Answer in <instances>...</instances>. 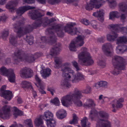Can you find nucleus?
<instances>
[{
    "label": "nucleus",
    "mask_w": 127,
    "mask_h": 127,
    "mask_svg": "<svg viewBox=\"0 0 127 127\" xmlns=\"http://www.w3.org/2000/svg\"><path fill=\"white\" fill-rule=\"evenodd\" d=\"M10 107L5 105L3 106L0 110V117L3 119L8 118L10 115Z\"/></svg>",
    "instance_id": "nucleus-16"
},
{
    "label": "nucleus",
    "mask_w": 127,
    "mask_h": 127,
    "mask_svg": "<svg viewBox=\"0 0 127 127\" xmlns=\"http://www.w3.org/2000/svg\"><path fill=\"white\" fill-rule=\"evenodd\" d=\"M114 69L111 73L115 75L119 74L122 70H124L126 64V61L123 57L117 55L113 57L112 61Z\"/></svg>",
    "instance_id": "nucleus-3"
},
{
    "label": "nucleus",
    "mask_w": 127,
    "mask_h": 127,
    "mask_svg": "<svg viewBox=\"0 0 127 127\" xmlns=\"http://www.w3.org/2000/svg\"><path fill=\"white\" fill-rule=\"evenodd\" d=\"M66 115V111L63 109L59 110L56 113V116L57 118L61 119H62L65 118Z\"/></svg>",
    "instance_id": "nucleus-32"
},
{
    "label": "nucleus",
    "mask_w": 127,
    "mask_h": 127,
    "mask_svg": "<svg viewBox=\"0 0 127 127\" xmlns=\"http://www.w3.org/2000/svg\"><path fill=\"white\" fill-rule=\"evenodd\" d=\"M0 127H5L4 126L1 125L0 126ZM9 127H23L21 124H19L18 125L16 122H14V124L10 126Z\"/></svg>",
    "instance_id": "nucleus-57"
},
{
    "label": "nucleus",
    "mask_w": 127,
    "mask_h": 127,
    "mask_svg": "<svg viewBox=\"0 0 127 127\" xmlns=\"http://www.w3.org/2000/svg\"><path fill=\"white\" fill-rule=\"evenodd\" d=\"M50 23L49 20L47 19L43 20H39L36 21L31 25H27L22 28L23 22L22 21H19L13 25L14 31L17 34V36L20 37L23 35L32 31L34 29L40 27L42 25L45 27Z\"/></svg>",
    "instance_id": "nucleus-1"
},
{
    "label": "nucleus",
    "mask_w": 127,
    "mask_h": 127,
    "mask_svg": "<svg viewBox=\"0 0 127 127\" xmlns=\"http://www.w3.org/2000/svg\"><path fill=\"white\" fill-rule=\"evenodd\" d=\"M61 50V45L59 44H56L50 50L49 54L52 56L58 55Z\"/></svg>",
    "instance_id": "nucleus-20"
},
{
    "label": "nucleus",
    "mask_w": 127,
    "mask_h": 127,
    "mask_svg": "<svg viewBox=\"0 0 127 127\" xmlns=\"http://www.w3.org/2000/svg\"><path fill=\"white\" fill-rule=\"evenodd\" d=\"M119 6L121 11L126 13L122 14L120 16L121 20H124L127 17V5L125 3L122 2L119 3Z\"/></svg>",
    "instance_id": "nucleus-17"
},
{
    "label": "nucleus",
    "mask_w": 127,
    "mask_h": 127,
    "mask_svg": "<svg viewBox=\"0 0 127 127\" xmlns=\"http://www.w3.org/2000/svg\"><path fill=\"white\" fill-rule=\"evenodd\" d=\"M95 9L99 8L101 6L97 0H90V2Z\"/></svg>",
    "instance_id": "nucleus-39"
},
{
    "label": "nucleus",
    "mask_w": 127,
    "mask_h": 127,
    "mask_svg": "<svg viewBox=\"0 0 127 127\" xmlns=\"http://www.w3.org/2000/svg\"><path fill=\"white\" fill-rule=\"evenodd\" d=\"M105 37L104 36H102L98 38L97 39V41L98 42L102 43L104 42V40Z\"/></svg>",
    "instance_id": "nucleus-63"
},
{
    "label": "nucleus",
    "mask_w": 127,
    "mask_h": 127,
    "mask_svg": "<svg viewBox=\"0 0 127 127\" xmlns=\"http://www.w3.org/2000/svg\"><path fill=\"white\" fill-rule=\"evenodd\" d=\"M104 13L103 10L101 9L93 13V15L94 16L97 17L98 20L102 22L104 20L103 16Z\"/></svg>",
    "instance_id": "nucleus-24"
},
{
    "label": "nucleus",
    "mask_w": 127,
    "mask_h": 127,
    "mask_svg": "<svg viewBox=\"0 0 127 127\" xmlns=\"http://www.w3.org/2000/svg\"><path fill=\"white\" fill-rule=\"evenodd\" d=\"M0 74L7 77L10 82L14 83L15 82V76L13 69H8L4 66H2L0 68Z\"/></svg>",
    "instance_id": "nucleus-10"
},
{
    "label": "nucleus",
    "mask_w": 127,
    "mask_h": 127,
    "mask_svg": "<svg viewBox=\"0 0 127 127\" xmlns=\"http://www.w3.org/2000/svg\"><path fill=\"white\" fill-rule=\"evenodd\" d=\"M9 34L8 31V30H5L2 33V36L4 40L6 39Z\"/></svg>",
    "instance_id": "nucleus-51"
},
{
    "label": "nucleus",
    "mask_w": 127,
    "mask_h": 127,
    "mask_svg": "<svg viewBox=\"0 0 127 127\" xmlns=\"http://www.w3.org/2000/svg\"><path fill=\"white\" fill-rule=\"evenodd\" d=\"M80 22L81 23L86 25H88L90 24V22L89 20L86 19H84L81 20Z\"/></svg>",
    "instance_id": "nucleus-54"
},
{
    "label": "nucleus",
    "mask_w": 127,
    "mask_h": 127,
    "mask_svg": "<svg viewBox=\"0 0 127 127\" xmlns=\"http://www.w3.org/2000/svg\"><path fill=\"white\" fill-rule=\"evenodd\" d=\"M60 1V0H48V1L49 3L53 4L59 2Z\"/></svg>",
    "instance_id": "nucleus-62"
},
{
    "label": "nucleus",
    "mask_w": 127,
    "mask_h": 127,
    "mask_svg": "<svg viewBox=\"0 0 127 127\" xmlns=\"http://www.w3.org/2000/svg\"><path fill=\"white\" fill-rule=\"evenodd\" d=\"M91 91V88L90 86H88L86 89L83 91L82 92L85 94H88L90 93Z\"/></svg>",
    "instance_id": "nucleus-58"
},
{
    "label": "nucleus",
    "mask_w": 127,
    "mask_h": 127,
    "mask_svg": "<svg viewBox=\"0 0 127 127\" xmlns=\"http://www.w3.org/2000/svg\"><path fill=\"white\" fill-rule=\"evenodd\" d=\"M120 24H111L109 25V28L117 32H121L123 34H127V25L125 27H122Z\"/></svg>",
    "instance_id": "nucleus-13"
},
{
    "label": "nucleus",
    "mask_w": 127,
    "mask_h": 127,
    "mask_svg": "<svg viewBox=\"0 0 127 127\" xmlns=\"http://www.w3.org/2000/svg\"><path fill=\"white\" fill-rule=\"evenodd\" d=\"M1 49H0V61H1L2 62H5L6 64H9L11 62L10 59L8 58L6 60H5V55L4 54L1 53L0 52Z\"/></svg>",
    "instance_id": "nucleus-38"
},
{
    "label": "nucleus",
    "mask_w": 127,
    "mask_h": 127,
    "mask_svg": "<svg viewBox=\"0 0 127 127\" xmlns=\"http://www.w3.org/2000/svg\"><path fill=\"white\" fill-rule=\"evenodd\" d=\"M100 116L102 118L108 119L109 118L108 114L105 112L101 111L98 113Z\"/></svg>",
    "instance_id": "nucleus-47"
},
{
    "label": "nucleus",
    "mask_w": 127,
    "mask_h": 127,
    "mask_svg": "<svg viewBox=\"0 0 127 127\" xmlns=\"http://www.w3.org/2000/svg\"><path fill=\"white\" fill-rule=\"evenodd\" d=\"M35 79L37 82L38 83L39 86L42 85V82L41 81V80L38 77L37 75L35 76Z\"/></svg>",
    "instance_id": "nucleus-60"
},
{
    "label": "nucleus",
    "mask_w": 127,
    "mask_h": 127,
    "mask_svg": "<svg viewBox=\"0 0 127 127\" xmlns=\"http://www.w3.org/2000/svg\"><path fill=\"white\" fill-rule=\"evenodd\" d=\"M17 37L13 35H11L9 39V42L12 45L16 46L17 45Z\"/></svg>",
    "instance_id": "nucleus-40"
},
{
    "label": "nucleus",
    "mask_w": 127,
    "mask_h": 127,
    "mask_svg": "<svg viewBox=\"0 0 127 127\" xmlns=\"http://www.w3.org/2000/svg\"><path fill=\"white\" fill-rule=\"evenodd\" d=\"M106 97L102 95H101L99 97V102H100L101 103H104V100Z\"/></svg>",
    "instance_id": "nucleus-59"
},
{
    "label": "nucleus",
    "mask_w": 127,
    "mask_h": 127,
    "mask_svg": "<svg viewBox=\"0 0 127 127\" xmlns=\"http://www.w3.org/2000/svg\"><path fill=\"white\" fill-rule=\"evenodd\" d=\"M54 61L55 63V66L56 67L58 68L61 65L62 63V60L61 58L57 57L55 59Z\"/></svg>",
    "instance_id": "nucleus-42"
},
{
    "label": "nucleus",
    "mask_w": 127,
    "mask_h": 127,
    "mask_svg": "<svg viewBox=\"0 0 127 127\" xmlns=\"http://www.w3.org/2000/svg\"><path fill=\"white\" fill-rule=\"evenodd\" d=\"M42 117L46 121L48 127H55L56 125V122L54 118L52 113L49 111L44 112Z\"/></svg>",
    "instance_id": "nucleus-9"
},
{
    "label": "nucleus",
    "mask_w": 127,
    "mask_h": 127,
    "mask_svg": "<svg viewBox=\"0 0 127 127\" xmlns=\"http://www.w3.org/2000/svg\"><path fill=\"white\" fill-rule=\"evenodd\" d=\"M62 26L61 24H58L55 26H53L51 28L47 29L46 31V33H48L50 36L48 40H46L45 37H42L40 40L38 41H37V43L41 47L43 48L47 43L49 44H52L56 42L57 38L54 33L52 32L54 30H55L58 36L60 37H63L64 35V33L63 32Z\"/></svg>",
    "instance_id": "nucleus-2"
},
{
    "label": "nucleus",
    "mask_w": 127,
    "mask_h": 127,
    "mask_svg": "<svg viewBox=\"0 0 127 127\" xmlns=\"http://www.w3.org/2000/svg\"><path fill=\"white\" fill-rule=\"evenodd\" d=\"M116 51L117 53L122 54L125 52H127V46L126 45H119L116 47Z\"/></svg>",
    "instance_id": "nucleus-26"
},
{
    "label": "nucleus",
    "mask_w": 127,
    "mask_h": 127,
    "mask_svg": "<svg viewBox=\"0 0 127 127\" xmlns=\"http://www.w3.org/2000/svg\"><path fill=\"white\" fill-rule=\"evenodd\" d=\"M50 102L57 106H59L60 104L59 100L57 98H55L54 99L51 100Z\"/></svg>",
    "instance_id": "nucleus-53"
},
{
    "label": "nucleus",
    "mask_w": 127,
    "mask_h": 127,
    "mask_svg": "<svg viewBox=\"0 0 127 127\" xmlns=\"http://www.w3.org/2000/svg\"><path fill=\"white\" fill-rule=\"evenodd\" d=\"M118 36V34L114 32H112L107 35V40L109 41H114Z\"/></svg>",
    "instance_id": "nucleus-31"
},
{
    "label": "nucleus",
    "mask_w": 127,
    "mask_h": 127,
    "mask_svg": "<svg viewBox=\"0 0 127 127\" xmlns=\"http://www.w3.org/2000/svg\"><path fill=\"white\" fill-rule=\"evenodd\" d=\"M51 71L50 69L46 68L42 70L41 71L40 73L42 77L43 78L45 79L51 75Z\"/></svg>",
    "instance_id": "nucleus-30"
},
{
    "label": "nucleus",
    "mask_w": 127,
    "mask_h": 127,
    "mask_svg": "<svg viewBox=\"0 0 127 127\" xmlns=\"http://www.w3.org/2000/svg\"><path fill=\"white\" fill-rule=\"evenodd\" d=\"M78 118L77 117L75 114H73V119L72 120L70 121L69 123L70 124L74 125L78 123Z\"/></svg>",
    "instance_id": "nucleus-45"
},
{
    "label": "nucleus",
    "mask_w": 127,
    "mask_h": 127,
    "mask_svg": "<svg viewBox=\"0 0 127 127\" xmlns=\"http://www.w3.org/2000/svg\"><path fill=\"white\" fill-rule=\"evenodd\" d=\"M116 44L119 45L122 43L127 44V36H123L118 37L117 39Z\"/></svg>",
    "instance_id": "nucleus-33"
},
{
    "label": "nucleus",
    "mask_w": 127,
    "mask_h": 127,
    "mask_svg": "<svg viewBox=\"0 0 127 127\" xmlns=\"http://www.w3.org/2000/svg\"><path fill=\"white\" fill-rule=\"evenodd\" d=\"M70 64L69 63L66 62L64 64L61 65V71H62L63 75L64 78V79H62L61 81L60 85L61 87L62 88H64L65 87L69 88L71 86L70 83L69 81H71L67 79V78L64 76V74H67L68 73V71L67 70V66H70Z\"/></svg>",
    "instance_id": "nucleus-8"
},
{
    "label": "nucleus",
    "mask_w": 127,
    "mask_h": 127,
    "mask_svg": "<svg viewBox=\"0 0 127 127\" xmlns=\"http://www.w3.org/2000/svg\"><path fill=\"white\" fill-rule=\"evenodd\" d=\"M124 101V99L122 97H121L118 99H116L113 100L111 102V104L113 109L112 110V111L115 112L116 111L115 108H121L122 107L123 105L122 103Z\"/></svg>",
    "instance_id": "nucleus-15"
},
{
    "label": "nucleus",
    "mask_w": 127,
    "mask_h": 127,
    "mask_svg": "<svg viewBox=\"0 0 127 127\" xmlns=\"http://www.w3.org/2000/svg\"><path fill=\"white\" fill-rule=\"evenodd\" d=\"M24 123L26 127H33L31 119L26 120L24 121Z\"/></svg>",
    "instance_id": "nucleus-46"
},
{
    "label": "nucleus",
    "mask_w": 127,
    "mask_h": 127,
    "mask_svg": "<svg viewBox=\"0 0 127 127\" xmlns=\"http://www.w3.org/2000/svg\"><path fill=\"white\" fill-rule=\"evenodd\" d=\"M109 3V6L111 8H113L116 6L117 3L116 2V0H107Z\"/></svg>",
    "instance_id": "nucleus-49"
},
{
    "label": "nucleus",
    "mask_w": 127,
    "mask_h": 127,
    "mask_svg": "<svg viewBox=\"0 0 127 127\" xmlns=\"http://www.w3.org/2000/svg\"><path fill=\"white\" fill-rule=\"evenodd\" d=\"M19 0H11L6 6V8L8 9H12L13 10L15 7L18 5Z\"/></svg>",
    "instance_id": "nucleus-25"
},
{
    "label": "nucleus",
    "mask_w": 127,
    "mask_h": 127,
    "mask_svg": "<svg viewBox=\"0 0 127 127\" xmlns=\"http://www.w3.org/2000/svg\"><path fill=\"white\" fill-rule=\"evenodd\" d=\"M13 110V115L16 118L18 116H21L22 114V112L20 110L16 107H14L12 108Z\"/></svg>",
    "instance_id": "nucleus-35"
},
{
    "label": "nucleus",
    "mask_w": 127,
    "mask_h": 127,
    "mask_svg": "<svg viewBox=\"0 0 127 127\" xmlns=\"http://www.w3.org/2000/svg\"><path fill=\"white\" fill-rule=\"evenodd\" d=\"M81 52L78 55V57L80 61L81 64L86 66L93 64L94 61L90 54L87 52V49L83 47L81 49Z\"/></svg>",
    "instance_id": "nucleus-6"
},
{
    "label": "nucleus",
    "mask_w": 127,
    "mask_h": 127,
    "mask_svg": "<svg viewBox=\"0 0 127 127\" xmlns=\"http://www.w3.org/2000/svg\"><path fill=\"white\" fill-rule=\"evenodd\" d=\"M120 13L117 11H113L110 12L109 15V19L114 20L115 18H119L120 17Z\"/></svg>",
    "instance_id": "nucleus-34"
},
{
    "label": "nucleus",
    "mask_w": 127,
    "mask_h": 127,
    "mask_svg": "<svg viewBox=\"0 0 127 127\" xmlns=\"http://www.w3.org/2000/svg\"><path fill=\"white\" fill-rule=\"evenodd\" d=\"M75 23L70 22L67 23L64 27V29L65 32L72 35L78 34L79 32L76 28H73V26L75 25Z\"/></svg>",
    "instance_id": "nucleus-12"
},
{
    "label": "nucleus",
    "mask_w": 127,
    "mask_h": 127,
    "mask_svg": "<svg viewBox=\"0 0 127 127\" xmlns=\"http://www.w3.org/2000/svg\"><path fill=\"white\" fill-rule=\"evenodd\" d=\"M110 122L107 120L99 119L97 121L96 127H111Z\"/></svg>",
    "instance_id": "nucleus-18"
},
{
    "label": "nucleus",
    "mask_w": 127,
    "mask_h": 127,
    "mask_svg": "<svg viewBox=\"0 0 127 127\" xmlns=\"http://www.w3.org/2000/svg\"><path fill=\"white\" fill-rule=\"evenodd\" d=\"M72 63L73 66L76 68L77 71H78L80 70L77 63L75 61L72 62Z\"/></svg>",
    "instance_id": "nucleus-55"
},
{
    "label": "nucleus",
    "mask_w": 127,
    "mask_h": 127,
    "mask_svg": "<svg viewBox=\"0 0 127 127\" xmlns=\"http://www.w3.org/2000/svg\"><path fill=\"white\" fill-rule=\"evenodd\" d=\"M21 87L24 90L32 89L31 83L30 82L27 81H23L20 84Z\"/></svg>",
    "instance_id": "nucleus-29"
},
{
    "label": "nucleus",
    "mask_w": 127,
    "mask_h": 127,
    "mask_svg": "<svg viewBox=\"0 0 127 127\" xmlns=\"http://www.w3.org/2000/svg\"><path fill=\"white\" fill-rule=\"evenodd\" d=\"M98 23L95 21H93L91 22V25L93 28L96 29L98 27Z\"/></svg>",
    "instance_id": "nucleus-56"
},
{
    "label": "nucleus",
    "mask_w": 127,
    "mask_h": 127,
    "mask_svg": "<svg viewBox=\"0 0 127 127\" xmlns=\"http://www.w3.org/2000/svg\"><path fill=\"white\" fill-rule=\"evenodd\" d=\"M97 114V111L95 109H92L89 114V118L92 120H94V118L96 116Z\"/></svg>",
    "instance_id": "nucleus-36"
},
{
    "label": "nucleus",
    "mask_w": 127,
    "mask_h": 127,
    "mask_svg": "<svg viewBox=\"0 0 127 127\" xmlns=\"http://www.w3.org/2000/svg\"><path fill=\"white\" fill-rule=\"evenodd\" d=\"M83 96L81 93L77 89H75L74 91L62 97L61 99L62 105L68 107L72 104L75 98H81Z\"/></svg>",
    "instance_id": "nucleus-4"
},
{
    "label": "nucleus",
    "mask_w": 127,
    "mask_h": 127,
    "mask_svg": "<svg viewBox=\"0 0 127 127\" xmlns=\"http://www.w3.org/2000/svg\"><path fill=\"white\" fill-rule=\"evenodd\" d=\"M35 7L26 5L19 7L16 11L17 14L19 15H21L25 12L32 9L35 8Z\"/></svg>",
    "instance_id": "nucleus-21"
},
{
    "label": "nucleus",
    "mask_w": 127,
    "mask_h": 127,
    "mask_svg": "<svg viewBox=\"0 0 127 127\" xmlns=\"http://www.w3.org/2000/svg\"><path fill=\"white\" fill-rule=\"evenodd\" d=\"M14 56L12 58L13 62L14 64H18L20 61L31 63L35 60L33 55L28 56L25 54L24 52L22 50H18L14 53Z\"/></svg>",
    "instance_id": "nucleus-5"
},
{
    "label": "nucleus",
    "mask_w": 127,
    "mask_h": 127,
    "mask_svg": "<svg viewBox=\"0 0 127 127\" xmlns=\"http://www.w3.org/2000/svg\"><path fill=\"white\" fill-rule=\"evenodd\" d=\"M95 106V104L94 101L91 99H87L83 105L84 108L87 109L92 108L94 107Z\"/></svg>",
    "instance_id": "nucleus-23"
},
{
    "label": "nucleus",
    "mask_w": 127,
    "mask_h": 127,
    "mask_svg": "<svg viewBox=\"0 0 127 127\" xmlns=\"http://www.w3.org/2000/svg\"><path fill=\"white\" fill-rule=\"evenodd\" d=\"M28 15L33 20L35 19L42 16L39 12L37 10H35L29 11Z\"/></svg>",
    "instance_id": "nucleus-22"
},
{
    "label": "nucleus",
    "mask_w": 127,
    "mask_h": 127,
    "mask_svg": "<svg viewBox=\"0 0 127 127\" xmlns=\"http://www.w3.org/2000/svg\"><path fill=\"white\" fill-rule=\"evenodd\" d=\"M80 99L75 98L73 102L75 105L78 107H81L83 105L82 102L80 100Z\"/></svg>",
    "instance_id": "nucleus-44"
},
{
    "label": "nucleus",
    "mask_w": 127,
    "mask_h": 127,
    "mask_svg": "<svg viewBox=\"0 0 127 127\" xmlns=\"http://www.w3.org/2000/svg\"><path fill=\"white\" fill-rule=\"evenodd\" d=\"M81 124L82 127H90L91 124L88 121V119L86 117L81 120Z\"/></svg>",
    "instance_id": "nucleus-37"
},
{
    "label": "nucleus",
    "mask_w": 127,
    "mask_h": 127,
    "mask_svg": "<svg viewBox=\"0 0 127 127\" xmlns=\"http://www.w3.org/2000/svg\"><path fill=\"white\" fill-rule=\"evenodd\" d=\"M0 96L5 99L10 100L13 97L12 93L9 91H5L4 93L0 94Z\"/></svg>",
    "instance_id": "nucleus-27"
},
{
    "label": "nucleus",
    "mask_w": 127,
    "mask_h": 127,
    "mask_svg": "<svg viewBox=\"0 0 127 127\" xmlns=\"http://www.w3.org/2000/svg\"><path fill=\"white\" fill-rule=\"evenodd\" d=\"M84 37L83 36L79 35L75 39L72 41L70 44L69 48L70 50L75 51L76 47L82 46L84 43Z\"/></svg>",
    "instance_id": "nucleus-11"
},
{
    "label": "nucleus",
    "mask_w": 127,
    "mask_h": 127,
    "mask_svg": "<svg viewBox=\"0 0 127 127\" xmlns=\"http://www.w3.org/2000/svg\"><path fill=\"white\" fill-rule=\"evenodd\" d=\"M98 64L101 68H104L106 65V64L105 62L102 60H99L97 62Z\"/></svg>",
    "instance_id": "nucleus-50"
},
{
    "label": "nucleus",
    "mask_w": 127,
    "mask_h": 127,
    "mask_svg": "<svg viewBox=\"0 0 127 127\" xmlns=\"http://www.w3.org/2000/svg\"><path fill=\"white\" fill-rule=\"evenodd\" d=\"M111 44L110 43H106L104 44L102 47V50L105 54L108 56L111 57L112 53L110 51V49H112Z\"/></svg>",
    "instance_id": "nucleus-19"
},
{
    "label": "nucleus",
    "mask_w": 127,
    "mask_h": 127,
    "mask_svg": "<svg viewBox=\"0 0 127 127\" xmlns=\"http://www.w3.org/2000/svg\"><path fill=\"white\" fill-rule=\"evenodd\" d=\"M47 90L50 92L52 95H54V93L55 92V90L54 88H48Z\"/></svg>",
    "instance_id": "nucleus-64"
},
{
    "label": "nucleus",
    "mask_w": 127,
    "mask_h": 127,
    "mask_svg": "<svg viewBox=\"0 0 127 127\" xmlns=\"http://www.w3.org/2000/svg\"><path fill=\"white\" fill-rule=\"evenodd\" d=\"M93 7H94V6L90 3H87L85 6L86 9L88 11L92 10Z\"/></svg>",
    "instance_id": "nucleus-52"
},
{
    "label": "nucleus",
    "mask_w": 127,
    "mask_h": 127,
    "mask_svg": "<svg viewBox=\"0 0 127 127\" xmlns=\"http://www.w3.org/2000/svg\"><path fill=\"white\" fill-rule=\"evenodd\" d=\"M34 123L35 125L38 127L39 126L43 123L42 120L40 117L36 118L34 121Z\"/></svg>",
    "instance_id": "nucleus-41"
},
{
    "label": "nucleus",
    "mask_w": 127,
    "mask_h": 127,
    "mask_svg": "<svg viewBox=\"0 0 127 127\" xmlns=\"http://www.w3.org/2000/svg\"><path fill=\"white\" fill-rule=\"evenodd\" d=\"M19 74L21 77L26 78H31L33 75V71L30 68L27 67L21 69Z\"/></svg>",
    "instance_id": "nucleus-14"
},
{
    "label": "nucleus",
    "mask_w": 127,
    "mask_h": 127,
    "mask_svg": "<svg viewBox=\"0 0 127 127\" xmlns=\"http://www.w3.org/2000/svg\"><path fill=\"white\" fill-rule=\"evenodd\" d=\"M39 92L41 94H46V92L43 90L44 87L42 85L39 86Z\"/></svg>",
    "instance_id": "nucleus-61"
},
{
    "label": "nucleus",
    "mask_w": 127,
    "mask_h": 127,
    "mask_svg": "<svg viewBox=\"0 0 127 127\" xmlns=\"http://www.w3.org/2000/svg\"><path fill=\"white\" fill-rule=\"evenodd\" d=\"M24 39L30 45H32L33 44V37L32 35H27Z\"/></svg>",
    "instance_id": "nucleus-43"
},
{
    "label": "nucleus",
    "mask_w": 127,
    "mask_h": 127,
    "mask_svg": "<svg viewBox=\"0 0 127 127\" xmlns=\"http://www.w3.org/2000/svg\"><path fill=\"white\" fill-rule=\"evenodd\" d=\"M70 67H67V70L68 71V73L64 75L68 80H70L73 83H76L84 79V76L82 73L78 72L76 74L73 70Z\"/></svg>",
    "instance_id": "nucleus-7"
},
{
    "label": "nucleus",
    "mask_w": 127,
    "mask_h": 127,
    "mask_svg": "<svg viewBox=\"0 0 127 127\" xmlns=\"http://www.w3.org/2000/svg\"><path fill=\"white\" fill-rule=\"evenodd\" d=\"M86 72L90 75H93L95 73H98V70H93L91 69H87L86 70Z\"/></svg>",
    "instance_id": "nucleus-48"
},
{
    "label": "nucleus",
    "mask_w": 127,
    "mask_h": 127,
    "mask_svg": "<svg viewBox=\"0 0 127 127\" xmlns=\"http://www.w3.org/2000/svg\"><path fill=\"white\" fill-rule=\"evenodd\" d=\"M108 86L107 82L105 81H101L95 83L93 85V87L98 89L100 87L107 88Z\"/></svg>",
    "instance_id": "nucleus-28"
}]
</instances>
